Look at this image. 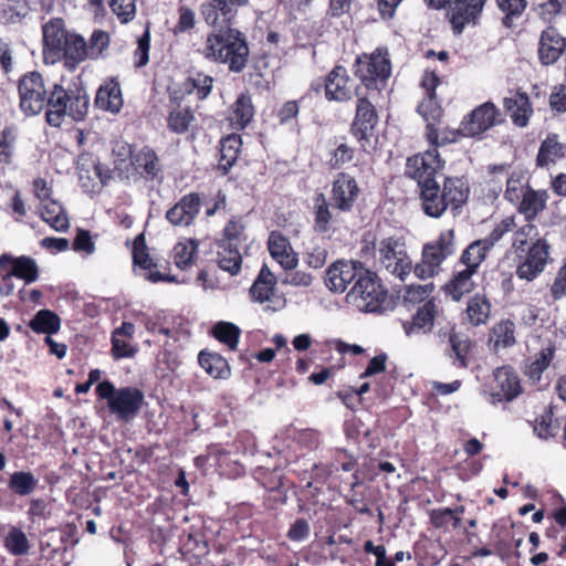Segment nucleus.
Segmentation results:
<instances>
[{
  "instance_id": "obj_1",
  "label": "nucleus",
  "mask_w": 566,
  "mask_h": 566,
  "mask_svg": "<svg viewBox=\"0 0 566 566\" xmlns=\"http://www.w3.org/2000/svg\"><path fill=\"white\" fill-rule=\"evenodd\" d=\"M442 167L437 148L407 160L406 175L417 181L423 212L432 218H440L448 208L457 211L469 197L468 186L459 178H447L443 189H440L434 177Z\"/></svg>"
},
{
  "instance_id": "obj_2",
  "label": "nucleus",
  "mask_w": 566,
  "mask_h": 566,
  "mask_svg": "<svg viewBox=\"0 0 566 566\" xmlns=\"http://www.w3.org/2000/svg\"><path fill=\"white\" fill-rule=\"evenodd\" d=\"M249 46L245 35L228 28L207 36L202 55L210 61L228 64L232 72H241L248 62Z\"/></svg>"
},
{
  "instance_id": "obj_3",
  "label": "nucleus",
  "mask_w": 566,
  "mask_h": 566,
  "mask_svg": "<svg viewBox=\"0 0 566 566\" xmlns=\"http://www.w3.org/2000/svg\"><path fill=\"white\" fill-rule=\"evenodd\" d=\"M118 155H128L129 161L125 158H116L114 160L115 171L120 179H129L133 175L145 180H155L160 178L163 167L159 158L150 147H142L132 149L129 145H122Z\"/></svg>"
},
{
  "instance_id": "obj_4",
  "label": "nucleus",
  "mask_w": 566,
  "mask_h": 566,
  "mask_svg": "<svg viewBox=\"0 0 566 566\" xmlns=\"http://www.w3.org/2000/svg\"><path fill=\"white\" fill-rule=\"evenodd\" d=\"M51 104L46 112V120L51 126H61L64 116L73 120H82L90 107V97L83 90L67 92L61 85L53 83Z\"/></svg>"
},
{
  "instance_id": "obj_5",
  "label": "nucleus",
  "mask_w": 566,
  "mask_h": 566,
  "mask_svg": "<svg viewBox=\"0 0 566 566\" xmlns=\"http://www.w3.org/2000/svg\"><path fill=\"white\" fill-rule=\"evenodd\" d=\"M96 394L107 401L111 413L119 420H130L139 412L144 402L143 392L134 387L115 388L109 380H103L96 386Z\"/></svg>"
},
{
  "instance_id": "obj_6",
  "label": "nucleus",
  "mask_w": 566,
  "mask_h": 566,
  "mask_svg": "<svg viewBox=\"0 0 566 566\" xmlns=\"http://www.w3.org/2000/svg\"><path fill=\"white\" fill-rule=\"evenodd\" d=\"M386 296L377 275L366 269L349 287L346 303L359 312L376 313L382 308Z\"/></svg>"
},
{
  "instance_id": "obj_7",
  "label": "nucleus",
  "mask_w": 566,
  "mask_h": 566,
  "mask_svg": "<svg viewBox=\"0 0 566 566\" xmlns=\"http://www.w3.org/2000/svg\"><path fill=\"white\" fill-rule=\"evenodd\" d=\"M52 85H46L39 72L24 74L18 84L20 108L28 115L33 116L50 108Z\"/></svg>"
},
{
  "instance_id": "obj_8",
  "label": "nucleus",
  "mask_w": 566,
  "mask_h": 566,
  "mask_svg": "<svg viewBox=\"0 0 566 566\" xmlns=\"http://www.w3.org/2000/svg\"><path fill=\"white\" fill-rule=\"evenodd\" d=\"M454 253L453 230L440 233L437 240L424 244L421 261L416 264L413 272L421 280L431 279L440 272L441 264Z\"/></svg>"
},
{
  "instance_id": "obj_9",
  "label": "nucleus",
  "mask_w": 566,
  "mask_h": 566,
  "mask_svg": "<svg viewBox=\"0 0 566 566\" xmlns=\"http://www.w3.org/2000/svg\"><path fill=\"white\" fill-rule=\"evenodd\" d=\"M354 73L368 90H379L391 74L388 50L378 48L370 54L356 57Z\"/></svg>"
},
{
  "instance_id": "obj_10",
  "label": "nucleus",
  "mask_w": 566,
  "mask_h": 566,
  "mask_svg": "<svg viewBox=\"0 0 566 566\" xmlns=\"http://www.w3.org/2000/svg\"><path fill=\"white\" fill-rule=\"evenodd\" d=\"M377 259L388 273L403 281L410 274L412 262L401 238L382 239L377 247Z\"/></svg>"
},
{
  "instance_id": "obj_11",
  "label": "nucleus",
  "mask_w": 566,
  "mask_h": 566,
  "mask_svg": "<svg viewBox=\"0 0 566 566\" xmlns=\"http://www.w3.org/2000/svg\"><path fill=\"white\" fill-rule=\"evenodd\" d=\"M551 245L547 240H536L531 248L518 252L515 274L520 280L531 282L541 275L549 261Z\"/></svg>"
},
{
  "instance_id": "obj_12",
  "label": "nucleus",
  "mask_w": 566,
  "mask_h": 566,
  "mask_svg": "<svg viewBox=\"0 0 566 566\" xmlns=\"http://www.w3.org/2000/svg\"><path fill=\"white\" fill-rule=\"evenodd\" d=\"M78 181L85 192H96L106 185L113 171L102 165L92 154L83 153L77 158Z\"/></svg>"
},
{
  "instance_id": "obj_13",
  "label": "nucleus",
  "mask_w": 566,
  "mask_h": 566,
  "mask_svg": "<svg viewBox=\"0 0 566 566\" xmlns=\"http://www.w3.org/2000/svg\"><path fill=\"white\" fill-rule=\"evenodd\" d=\"M501 123V113L491 102L474 108L459 127L458 133L464 137H475Z\"/></svg>"
},
{
  "instance_id": "obj_14",
  "label": "nucleus",
  "mask_w": 566,
  "mask_h": 566,
  "mask_svg": "<svg viewBox=\"0 0 566 566\" xmlns=\"http://www.w3.org/2000/svg\"><path fill=\"white\" fill-rule=\"evenodd\" d=\"M366 269L360 262L336 261L326 271L325 285L334 293H344L360 276Z\"/></svg>"
},
{
  "instance_id": "obj_15",
  "label": "nucleus",
  "mask_w": 566,
  "mask_h": 566,
  "mask_svg": "<svg viewBox=\"0 0 566 566\" xmlns=\"http://www.w3.org/2000/svg\"><path fill=\"white\" fill-rule=\"evenodd\" d=\"M359 192L356 179L346 172H339L332 184V205L343 212H348L353 209Z\"/></svg>"
},
{
  "instance_id": "obj_16",
  "label": "nucleus",
  "mask_w": 566,
  "mask_h": 566,
  "mask_svg": "<svg viewBox=\"0 0 566 566\" xmlns=\"http://www.w3.org/2000/svg\"><path fill=\"white\" fill-rule=\"evenodd\" d=\"M43 55L46 63L59 61V54L71 34L64 29V23L60 19L49 21L43 25Z\"/></svg>"
},
{
  "instance_id": "obj_17",
  "label": "nucleus",
  "mask_w": 566,
  "mask_h": 566,
  "mask_svg": "<svg viewBox=\"0 0 566 566\" xmlns=\"http://www.w3.org/2000/svg\"><path fill=\"white\" fill-rule=\"evenodd\" d=\"M494 381L499 390L486 397V400L493 405L503 400L511 401L521 394L518 376L511 367L497 368L494 371Z\"/></svg>"
},
{
  "instance_id": "obj_18",
  "label": "nucleus",
  "mask_w": 566,
  "mask_h": 566,
  "mask_svg": "<svg viewBox=\"0 0 566 566\" xmlns=\"http://www.w3.org/2000/svg\"><path fill=\"white\" fill-rule=\"evenodd\" d=\"M355 94L353 81L347 70L343 66H335L325 81V96L328 101L346 102Z\"/></svg>"
},
{
  "instance_id": "obj_19",
  "label": "nucleus",
  "mask_w": 566,
  "mask_h": 566,
  "mask_svg": "<svg viewBox=\"0 0 566 566\" xmlns=\"http://www.w3.org/2000/svg\"><path fill=\"white\" fill-rule=\"evenodd\" d=\"M200 207L197 193L186 195L166 212V219L175 227H188L199 213Z\"/></svg>"
},
{
  "instance_id": "obj_20",
  "label": "nucleus",
  "mask_w": 566,
  "mask_h": 566,
  "mask_svg": "<svg viewBox=\"0 0 566 566\" xmlns=\"http://www.w3.org/2000/svg\"><path fill=\"white\" fill-rule=\"evenodd\" d=\"M268 250L271 256L284 269L293 270L298 264L297 253L294 252L289 239L277 231H272L268 239Z\"/></svg>"
},
{
  "instance_id": "obj_21",
  "label": "nucleus",
  "mask_w": 566,
  "mask_h": 566,
  "mask_svg": "<svg viewBox=\"0 0 566 566\" xmlns=\"http://www.w3.org/2000/svg\"><path fill=\"white\" fill-rule=\"evenodd\" d=\"M454 8L451 15V23L457 33H461L464 25L476 23L486 0H453Z\"/></svg>"
},
{
  "instance_id": "obj_22",
  "label": "nucleus",
  "mask_w": 566,
  "mask_h": 566,
  "mask_svg": "<svg viewBox=\"0 0 566 566\" xmlns=\"http://www.w3.org/2000/svg\"><path fill=\"white\" fill-rule=\"evenodd\" d=\"M359 95L358 93H356ZM378 116L374 105L366 98L358 96L356 115L352 125V132L358 139L367 138L375 125Z\"/></svg>"
},
{
  "instance_id": "obj_23",
  "label": "nucleus",
  "mask_w": 566,
  "mask_h": 566,
  "mask_svg": "<svg viewBox=\"0 0 566 566\" xmlns=\"http://www.w3.org/2000/svg\"><path fill=\"white\" fill-rule=\"evenodd\" d=\"M566 48L565 39L558 31L549 27L542 32L538 44V56L543 64L549 65L555 63Z\"/></svg>"
},
{
  "instance_id": "obj_24",
  "label": "nucleus",
  "mask_w": 566,
  "mask_h": 566,
  "mask_svg": "<svg viewBox=\"0 0 566 566\" xmlns=\"http://www.w3.org/2000/svg\"><path fill=\"white\" fill-rule=\"evenodd\" d=\"M133 261L135 266L139 270L146 271L144 276L150 282L157 283L174 280V277L161 274L159 271L155 270L157 265L154 263L147 251L143 234L138 235L134 241Z\"/></svg>"
},
{
  "instance_id": "obj_25",
  "label": "nucleus",
  "mask_w": 566,
  "mask_h": 566,
  "mask_svg": "<svg viewBox=\"0 0 566 566\" xmlns=\"http://www.w3.org/2000/svg\"><path fill=\"white\" fill-rule=\"evenodd\" d=\"M248 0H211L201 7V14L210 25H217L231 19L233 10L242 7Z\"/></svg>"
},
{
  "instance_id": "obj_26",
  "label": "nucleus",
  "mask_w": 566,
  "mask_h": 566,
  "mask_svg": "<svg viewBox=\"0 0 566 566\" xmlns=\"http://www.w3.org/2000/svg\"><path fill=\"white\" fill-rule=\"evenodd\" d=\"M510 166L506 164L490 167V172L494 176L502 175L506 181L505 199L512 203H517L524 193L530 189L524 174H509Z\"/></svg>"
},
{
  "instance_id": "obj_27",
  "label": "nucleus",
  "mask_w": 566,
  "mask_h": 566,
  "mask_svg": "<svg viewBox=\"0 0 566 566\" xmlns=\"http://www.w3.org/2000/svg\"><path fill=\"white\" fill-rule=\"evenodd\" d=\"M478 273L468 269L454 266L451 279L444 285V292L453 301H460L465 294L471 293L475 289L474 276Z\"/></svg>"
},
{
  "instance_id": "obj_28",
  "label": "nucleus",
  "mask_w": 566,
  "mask_h": 566,
  "mask_svg": "<svg viewBox=\"0 0 566 566\" xmlns=\"http://www.w3.org/2000/svg\"><path fill=\"white\" fill-rule=\"evenodd\" d=\"M120 85L115 80L105 82L96 92L95 105L103 111L116 114L123 107Z\"/></svg>"
},
{
  "instance_id": "obj_29",
  "label": "nucleus",
  "mask_w": 566,
  "mask_h": 566,
  "mask_svg": "<svg viewBox=\"0 0 566 566\" xmlns=\"http://www.w3.org/2000/svg\"><path fill=\"white\" fill-rule=\"evenodd\" d=\"M437 315V306L432 300L426 301L416 312L412 321L406 322L403 328L407 335L417 333L426 334L433 327V321Z\"/></svg>"
},
{
  "instance_id": "obj_30",
  "label": "nucleus",
  "mask_w": 566,
  "mask_h": 566,
  "mask_svg": "<svg viewBox=\"0 0 566 566\" xmlns=\"http://www.w3.org/2000/svg\"><path fill=\"white\" fill-rule=\"evenodd\" d=\"M87 52L86 41L84 38L76 33H72L69 35V39L62 46V52L59 54V60L64 59L65 65L72 70L88 59Z\"/></svg>"
},
{
  "instance_id": "obj_31",
  "label": "nucleus",
  "mask_w": 566,
  "mask_h": 566,
  "mask_svg": "<svg viewBox=\"0 0 566 566\" xmlns=\"http://www.w3.org/2000/svg\"><path fill=\"white\" fill-rule=\"evenodd\" d=\"M548 198L546 190L530 188L517 202L518 211L525 216L526 221H533L546 208Z\"/></svg>"
},
{
  "instance_id": "obj_32",
  "label": "nucleus",
  "mask_w": 566,
  "mask_h": 566,
  "mask_svg": "<svg viewBox=\"0 0 566 566\" xmlns=\"http://www.w3.org/2000/svg\"><path fill=\"white\" fill-rule=\"evenodd\" d=\"M40 216L52 229L59 232L67 231L70 220L65 209L56 200H49L40 203Z\"/></svg>"
},
{
  "instance_id": "obj_33",
  "label": "nucleus",
  "mask_w": 566,
  "mask_h": 566,
  "mask_svg": "<svg viewBox=\"0 0 566 566\" xmlns=\"http://www.w3.org/2000/svg\"><path fill=\"white\" fill-rule=\"evenodd\" d=\"M489 251V242H485L483 240H476L469 244V247L462 252L455 265H458V268L468 269L472 272L478 273Z\"/></svg>"
},
{
  "instance_id": "obj_34",
  "label": "nucleus",
  "mask_w": 566,
  "mask_h": 566,
  "mask_svg": "<svg viewBox=\"0 0 566 566\" xmlns=\"http://www.w3.org/2000/svg\"><path fill=\"white\" fill-rule=\"evenodd\" d=\"M276 277L264 264L250 289V294L253 301L264 303L270 301L275 289Z\"/></svg>"
},
{
  "instance_id": "obj_35",
  "label": "nucleus",
  "mask_w": 566,
  "mask_h": 566,
  "mask_svg": "<svg viewBox=\"0 0 566 566\" xmlns=\"http://www.w3.org/2000/svg\"><path fill=\"white\" fill-rule=\"evenodd\" d=\"M504 107L511 114L514 124L520 127L526 126L533 112L527 95L521 93L505 97Z\"/></svg>"
},
{
  "instance_id": "obj_36",
  "label": "nucleus",
  "mask_w": 566,
  "mask_h": 566,
  "mask_svg": "<svg viewBox=\"0 0 566 566\" xmlns=\"http://www.w3.org/2000/svg\"><path fill=\"white\" fill-rule=\"evenodd\" d=\"M565 155V145L557 140L556 135H549L541 144L537 153L536 164L538 167H547L555 164Z\"/></svg>"
},
{
  "instance_id": "obj_37",
  "label": "nucleus",
  "mask_w": 566,
  "mask_h": 566,
  "mask_svg": "<svg viewBox=\"0 0 566 566\" xmlns=\"http://www.w3.org/2000/svg\"><path fill=\"white\" fill-rule=\"evenodd\" d=\"M465 312L471 325L486 324L491 314V303L485 295L475 294L469 300Z\"/></svg>"
},
{
  "instance_id": "obj_38",
  "label": "nucleus",
  "mask_w": 566,
  "mask_h": 566,
  "mask_svg": "<svg viewBox=\"0 0 566 566\" xmlns=\"http://www.w3.org/2000/svg\"><path fill=\"white\" fill-rule=\"evenodd\" d=\"M536 240L546 239L539 235L537 227L532 221H527L513 232L511 250L514 255L518 252H524Z\"/></svg>"
},
{
  "instance_id": "obj_39",
  "label": "nucleus",
  "mask_w": 566,
  "mask_h": 566,
  "mask_svg": "<svg viewBox=\"0 0 566 566\" xmlns=\"http://www.w3.org/2000/svg\"><path fill=\"white\" fill-rule=\"evenodd\" d=\"M254 116V107L251 97L247 94L238 96L232 105V114L230 120L235 128L242 129L247 127Z\"/></svg>"
},
{
  "instance_id": "obj_40",
  "label": "nucleus",
  "mask_w": 566,
  "mask_h": 566,
  "mask_svg": "<svg viewBox=\"0 0 566 566\" xmlns=\"http://www.w3.org/2000/svg\"><path fill=\"white\" fill-rule=\"evenodd\" d=\"M29 327L36 334H46L48 336H51L59 332L61 327V319L50 310H40L30 321Z\"/></svg>"
},
{
  "instance_id": "obj_41",
  "label": "nucleus",
  "mask_w": 566,
  "mask_h": 566,
  "mask_svg": "<svg viewBox=\"0 0 566 566\" xmlns=\"http://www.w3.org/2000/svg\"><path fill=\"white\" fill-rule=\"evenodd\" d=\"M12 276L23 280L27 284L33 283L39 277V266L34 259L30 256H18L11 271L4 275V281Z\"/></svg>"
},
{
  "instance_id": "obj_42",
  "label": "nucleus",
  "mask_w": 566,
  "mask_h": 566,
  "mask_svg": "<svg viewBox=\"0 0 566 566\" xmlns=\"http://www.w3.org/2000/svg\"><path fill=\"white\" fill-rule=\"evenodd\" d=\"M240 147L241 138L238 135H229L222 139L218 169L222 170L223 175H226L237 161Z\"/></svg>"
},
{
  "instance_id": "obj_43",
  "label": "nucleus",
  "mask_w": 566,
  "mask_h": 566,
  "mask_svg": "<svg viewBox=\"0 0 566 566\" xmlns=\"http://www.w3.org/2000/svg\"><path fill=\"white\" fill-rule=\"evenodd\" d=\"M198 361L206 373L216 379L227 378L230 375L227 360L218 354L200 352Z\"/></svg>"
},
{
  "instance_id": "obj_44",
  "label": "nucleus",
  "mask_w": 566,
  "mask_h": 566,
  "mask_svg": "<svg viewBox=\"0 0 566 566\" xmlns=\"http://www.w3.org/2000/svg\"><path fill=\"white\" fill-rule=\"evenodd\" d=\"M3 545L12 556H23L29 554L31 545L25 533L15 526L10 527L3 538Z\"/></svg>"
},
{
  "instance_id": "obj_45",
  "label": "nucleus",
  "mask_w": 566,
  "mask_h": 566,
  "mask_svg": "<svg viewBox=\"0 0 566 566\" xmlns=\"http://www.w3.org/2000/svg\"><path fill=\"white\" fill-rule=\"evenodd\" d=\"M242 256L239 247L224 244L220 245L218 252V264L220 269L229 272L231 275L239 273L241 269Z\"/></svg>"
},
{
  "instance_id": "obj_46",
  "label": "nucleus",
  "mask_w": 566,
  "mask_h": 566,
  "mask_svg": "<svg viewBox=\"0 0 566 566\" xmlns=\"http://www.w3.org/2000/svg\"><path fill=\"white\" fill-rule=\"evenodd\" d=\"M38 480L31 472L17 471L9 479L10 490L19 496H28L36 489Z\"/></svg>"
},
{
  "instance_id": "obj_47",
  "label": "nucleus",
  "mask_w": 566,
  "mask_h": 566,
  "mask_svg": "<svg viewBox=\"0 0 566 566\" xmlns=\"http://www.w3.org/2000/svg\"><path fill=\"white\" fill-rule=\"evenodd\" d=\"M418 113L428 123V137L430 142L436 144L438 134L433 128V122H436L440 116V108L437 106V103L433 99V95H427V97L422 99V102L418 105Z\"/></svg>"
},
{
  "instance_id": "obj_48",
  "label": "nucleus",
  "mask_w": 566,
  "mask_h": 566,
  "mask_svg": "<svg viewBox=\"0 0 566 566\" xmlns=\"http://www.w3.org/2000/svg\"><path fill=\"white\" fill-rule=\"evenodd\" d=\"M449 343L451 347L450 357L454 358L453 365L459 367L468 366V355L471 348V342L468 336L451 334L449 337Z\"/></svg>"
},
{
  "instance_id": "obj_49",
  "label": "nucleus",
  "mask_w": 566,
  "mask_h": 566,
  "mask_svg": "<svg viewBox=\"0 0 566 566\" xmlns=\"http://www.w3.org/2000/svg\"><path fill=\"white\" fill-rule=\"evenodd\" d=\"M197 242L195 240H185L178 242L172 250L175 264L184 270L192 264L197 253Z\"/></svg>"
},
{
  "instance_id": "obj_50",
  "label": "nucleus",
  "mask_w": 566,
  "mask_h": 566,
  "mask_svg": "<svg viewBox=\"0 0 566 566\" xmlns=\"http://www.w3.org/2000/svg\"><path fill=\"white\" fill-rule=\"evenodd\" d=\"M555 349L552 346L543 348L526 368V375L534 381H538L543 371L551 365Z\"/></svg>"
},
{
  "instance_id": "obj_51",
  "label": "nucleus",
  "mask_w": 566,
  "mask_h": 566,
  "mask_svg": "<svg viewBox=\"0 0 566 566\" xmlns=\"http://www.w3.org/2000/svg\"><path fill=\"white\" fill-rule=\"evenodd\" d=\"M213 336L226 344L231 350H235L239 343L240 329L232 323L219 322L212 328Z\"/></svg>"
},
{
  "instance_id": "obj_52",
  "label": "nucleus",
  "mask_w": 566,
  "mask_h": 566,
  "mask_svg": "<svg viewBox=\"0 0 566 566\" xmlns=\"http://www.w3.org/2000/svg\"><path fill=\"white\" fill-rule=\"evenodd\" d=\"M1 11L7 23H17L28 15L30 8L27 0H4Z\"/></svg>"
},
{
  "instance_id": "obj_53",
  "label": "nucleus",
  "mask_w": 566,
  "mask_h": 566,
  "mask_svg": "<svg viewBox=\"0 0 566 566\" xmlns=\"http://www.w3.org/2000/svg\"><path fill=\"white\" fill-rule=\"evenodd\" d=\"M315 208V229L319 232H326L329 229L333 219L329 205L323 193H318L314 200Z\"/></svg>"
},
{
  "instance_id": "obj_54",
  "label": "nucleus",
  "mask_w": 566,
  "mask_h": 566,
  "mask_svg": "<svg viewBox=\"0 0 566 566\" xmlns=\"http://www.w3.org/2000/svg\"><path fill=\"white\" fill-rule=\"evenodd\" d=\"M15 143L17 129L14 127H6L1 133L0 139V166L9 165L12 161Z\"/></svg>"
},
{
  "instance_id": "obj_55",
  "label": "nucleus",
  "mask_w": 566,
  "mask_h": 566,
  "mask_svg": "<svg viewBox=\"0 0 566 566\" xmlns=\"http://www.w3.org/2000/svg\"><path fill=\"white\" fill-rule=\"evenodd\" d=\"M499 8L505 14L503 23L511 28L514 20L520 18L526 8V0H496Z\"/></svg>"
},
{
  "instance_id": "obj_56",
  "label": "nucleus",
  "mask_w": 566,
  "mask_h": 566,
  "mask_svg": "<svg viewBox=\"0 0 566 566\" xmlns=\"http://www.w3.org/2000/svg\"><path fill=\"white\" fill-rule=\"evenodd\" d=\"M193 119V114L189 108H177L170 113L168 126L172 132L182 134L188 130Z\"/></svg>"
},
{
  "instance_id": "obj_57",
  "label": "nucleus",
  "mask_w": 566,
  "mask_h": 566,
  "mask_svg": "<svg viewBox=\"0 0 566 566\" xmlns=\"http://www.w3.org/2000/svg\"><path fill=\"white\" fill-rule=\"evenodd\" d=\"M109 45V35L107 32L102 30H95L91 38L90 43H86V50L88 51V59L97 60L103 56L104 51Z\"/></svg>"
},
{
  "instance_id": "obj_58",
  "label": "nucleus",
  "mask_w": 566,
  "mask_h": 566,
  "mask_svg": "<svg viewBox=\"0 0 566 566\" xmlns=\"http://www.w3.org/2000/svg\"><path fill=\"white\" fill-rule=\"evenodd\" d=\"M112 356L114 359H123V358H132L134 357L137 352L138 347L134 344H132V339H128L126 337H119L112 335Z\"/></svg>"
},
{
  "instance_id": "obj_59",
  "label": "nucleus",
  "mask_w": 566,
  "mask_h": 566,
  "mask_svg": "<svg viewBox=\"0 0 566 566\" xmlns=\"http://www.w3.org/2000/svg\"><path fill=\"white\" fill-rule=\"evenodd\" d=\"M223 234L224 244L239 247L242 241L247 240L245 226L242 223L241 219H231L224 227Z\"/></svg>"
},
{
  "instance_id": "obj_60",
  "label": "nucleus",
  "mask_w": 566,
  "mask_h": 566,
  "mask_svg": "<svg viewBox=\"0 0 566 566\" xmlns=\"http://www.w3.org/2000/svg\"><path fill=\"white\" fill-rule=\"evenodd\" d=\"M108 3L120 23H128L136 15V0H109Z\"/></svg>"
},
{
  "instance_id": "obj_61",
  "label": "nucleus",
  "mask_w": 566,
  "mask_h": 566,
  "mask_svg": "<svg viewBox=\"0 0 566 566\" xmlns=\"http://www.w3.org/2000/svg\"><path fill=\"white\" fill-rule=\"evenodd\" d=\"M189 92L195 93L199 99H205L212 90L213 78L203 73L189 77Z\"/></svg>"
},
{
  "instance_id": "obj_62",
  "label": "nucleus",
  "mask_w": 566,
  "mask_h": 566,
  "mask_svg": "<svg viewBox=\"0 0 566 566\" xmlns=\"http://www.w3.org/2000/svg\"><path fill=\"white\" fill-rule=\"evenodd\" d=\"M430 522L436 528H448L450 525L453 528L460 527L450 507L432 510L430 512Z\"/></svg>"
},
{
  "instance_id": "obj_63",
  "label": "nucleus",
  "mask_w": 566,
  "mask_h": 566,
  "mask_svg": "<svg viewBox=\"0 0 566 566\" xmlns=\"http://www.w3.org/2000/svg\"><path fill=\"white\" fill-rule=\"evenodd\" d=\"M515 325L511 321H502L494 327L495 345L503 347L512 346L515 343Z\"/></svg>"
},
{
  "instance_id": "obj_64",
  "label": "nucleus",
  "mask_w": 566,
  "mask_h": 566,
  "mask_svg": "<svg viewBox=\"0 0 566 566\" xmlns=\"http://www.w3.org/2000/svg\"><path fill=\"white\" fill-rule=\"evenodd\" d=\"M515 227L516 223L514 217H506L494 227L490 235L486 239H483V241L489 242L491 249L497 241H500L504 237V234L512 231Z\"/></svg>"
}]
</instances>
